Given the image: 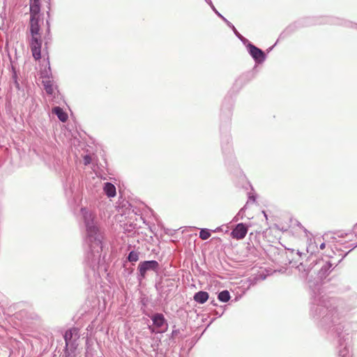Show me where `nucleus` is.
Wrapping results in <instances>:
<instances>
[{"label":"nucleus","instance_id":"12","mask_svg":"<svg viewBox=\"0 0 357 357\" xmlns=\"http://www.w3.org/2000/svg\"><path fill=\"white\" fill-rule=\"evenodd\" d=\"M43 84L46 93L47 94L52 95L55 89L53 80L47 77L43 81Z\"/></svg>","mask_w":357,"mask_h":357},{"label":"nucleus","instance_id":"10","mask_svg":"<svg viewBox=\"0 0 357 357\" xmlns=\"http://www.w3.org/2000/svg\"><path fill=\"white\" fill-rule=\"evenodd\" d=\"M153 325L156 328H161L166 322L165 317L161 313H155L151 317Z\"/></svg>","mask_w":357,"mask_h":357},{"label":"nucleus","instance_id":"28","mask_svg":"<svg viewBox=\"0 0 357 357\" xmlns=\"http://www.w3.org/2000/svg\"><path fill=\"white\" fill-rule=\"evenodd\" d=\"M220 229L219 227H218L215 230H214V231L215 232V231H220Z\"/></svg>","mask_w":357,"mask_h":357},{"label":"nucleus","instance_id":"9","mask_svg":"<svg viewBox=\"0 0 357 357\" xmlns=\"http://www.w3.org/2000/svg\"><path fill=\"white\" fill-rule=\"evenodd\" d=\"M40 10L39 0H30V22L34 20L39 23Z\"/></svg>","mask_w":357,"mask_h":357},{"label":"nucleus","instance_id":"25","mask_svg":"<svg viewBox=\"0 0 357 357\" xmlns=\"http://www.w3.org/2000/svg\"><path fill=\"white\" fill-rule=\"evenodd\" d=\"M15 79H16V78L15 77ZM15 85L17 89H20V84L16 79H15Z\"/></svg>","mask_w":357,"mask_h":357},{"label":"nucleus","instance_id":"29","mask_svg":"<svg viewBox=\"0 0 357 357\" xmlns=\"http://www.w3.org/2000/svg\"><path fill=\"white\" fill-rule=\"evenodd\" d=\"M297 254L299 255H301V253L300 252H298Z\"/></svg>","mask_w":357,"mask_h":357},{"label":"nucleus","instance_id":"6","mask_svg":"<svg viewBox=\"0 0 357 357\" xmlns=\"http://www.w3.org/2000/svg\"><path fill=\"white\" fill-rule=\"evenodd\" d=\"M333 264L329 261H325L322 259H318L311 268H314L317 271V275L319 280H323L326 278L332 270Z\"/></svg>","mask_w":357,"mask_h":357},{"label":"nucleus","instance_id":"26","mask_svg":"<svg viewBox=\"0 0 357 357\" xmlns=\"http://www.w3.org/2000/svg\"><path fill=\"white\" fill-rule=\"evenodd\" d=\"M249 199L250 200H252L253 202H255V197L254 196H250L249 197Z\"/></svg>","mask_w":357,"mask_h":357},{"label":"nucleus","instance_id":"21","mask_svg":"<svg viewBox=\"0 0 357 357\" xmlns=\"http://www.w3.org/2000/svg\"><path fill=\"white\" fill-rule=\"evenodd\" d=\"M83 161H84V164L85 165H88L91 163V158L90 155H86L84 156V158H83Z\"/></svg>","mask_w":357,"mask_h":357},{"label":"nucleus","instance_id":"18","mask_svg":"<svg viewBox=\"0 0 357 357\" xmlns=\"http://www.w3.org/2000/svg\"><path fill=\"white\" fill-rule=\"evenodd\" d=\"M234 31V33H235V35L245 44L246 42H248V40L245 38L242 35H241L238 31L236 30V29L235 28V26L232 24L231 26H229Z\"/></svg>","mask_w":357,"mask_h":357},{"label":"nucleus","instance_id":"23","mask_svg":"<svg viewBox=\"0 0 357 357\" xmlns=\"http://www.w3.org/2000/svg\"><path fill=\"white\" fill-rule=\"evenodd\" d=\"M205 1L211 6L213 10H215V8L213 6L211 0H205Z\"/></svg>","mask_w":357,"mask_h":357},{"label":"nucleus","instance_id":"17","mask_svg":"<svg viewBox=\"0 0 357 357\" xmlns=\"http://www.w3.org/2000/svg\"><path fill=\"white\" fill-rule=\"evenodd\" d=\"M128 259L130 262H136L139 259V252L135 251H131L130 252Z\"/></svg>","mask_w":357,"mask_h":357},{"label":"nucleus","instance_id":"7","mask_svg":"<svg viewBox=\"0 0 357 357\" xmlns=\"http://www.w3.org/2000/svg\"><path fill=\"white\" fill-rule=\"evenodd\" d=\"M249 54L253 58V59L257 62L261 63L266 59L264 52L259 48L255 47L254 45L249 43L247 46Z\"/></svg>","mask_w":357,"mask_h":357},{"label":"nucleus","instance_id":"5","mask_svg":"<svg viewBox=\"0 0 357 357\" xmlns=\"http://www.w3.org/2000/svg\"><path fill=\"white\" fill-rule=\"evenodd\" d=\"M159 263L155 260L141 261L137 267L139 272L137 275L138 280L141 282L143 279H144L148 271H153L157 272L159 269Z\"/></svg>","mask_w":357,"mask_h":357},{"label":"nucleus","instance_id":"14","mask_svg":"<svg viewBox=\"0 0 357 357\" xmlns=\"http://www.w3.org/2000/svg\"><path fill=\"white\" fill-rule=\"evenodd\" d=\"M103 190L108 197H114L116 195V188L111 183H105Z\"/></svg>","mask_w":357,"mask_h":357},{"label":"nucleus","instance_id":"2","mask_svg":"<svg viewBox=\"0 0 357 357\" xmlns=\"http://www.w3.org/2000/svg\"><path fill=\"white\" fill-rule=\"evenodd\" d=\"M81 213L86 227V243L90 250L86 257V263L95 274L100 262L102 237L94 221L95 215L86 208H82Z\"/></svg>","mask_w":357,"mask_h":357},{"label":"nucleus","instance_id":"13","mask_svg":"<svg viewBox=\"0 0 357 357\" xmlns=\"http://www.w3.org/2000/svg\"><path fill=\"white\" fill-rule=\"evenodd\" d=\"M52 113L56 114L58 119L62 122H66L68 119L67 114L60 107H54L52 109Z\"/></svg>","mask_w":357,"mask_h":357},{"label":"nucleus","instance_id":"16","mask_svg":"<svg viewBox=\"0 0 357 357\" xmlns=\"http://www.w3.org/2000/svg\"><path fill=\"white\" fill-rule=\"evenodd\" d=\"M211 236V231L208 229H202L199 231V238L202 240H207Z\"/></svg>","mask_w":357,"mask_h":357},{"label":"nucleus","instance_id":"4","mask_svg":"<svg viewBox=\"0 0 357 357\" xmlns=\"http://www.w3.org/2000/svg\"><path fill=\"white\" fill-rule=\"evenodd\" d=\"M357 231L353 229L352 231L344 233L339 231L332 238L340 245H343L345 248H349V251L357 247Z\"/></svg>","mask_w":357,"mask_h":357},{"label":"nucleus","instance_id":"11","mask_svg":"<svg viewBox=\"0 0 357 357\" xmlns=\"http://www.w3.org/2000/svg\"><path fill=\"white\" fill-rule=\"evenodd\" d=\"M208 299V294L206 291H199L195 294L194 300L198 303L203 304Z\"/></svg>","mask_w":357,"mask_h":357},{"label":"nucleus","instance_id":"15","mask_svg":"<svg viewBox=\"0 0 357 357\" xmlns=\"http://www.w3.org/2000/svg\"><path fill=\"white\" fill-rule=\"evenodd\" d=\"M218 298L221 302H227L230 299V294L227 290L220 291L218 295Z\"/></svg>","mask_w":357,"mask_h":357},{"label":"nucleus","instance_id":"1","mask_svg":"<svg viewBox=\"0 0 357 357\" xmlns=\"http://www.w3.org/2000/svg\"><path fill=\"white\" fill-rule=\"evenodd\" d=\"M334 299L314 295L310 305V316L321 327L328 328L337 339V349L340 357H350L349 326L335 305Z\"/></svg>","mask_w":357,"mask_h":357},{"label":"nucleus","instance_id":"27","mask_svg":"<svg viewBox=\"0 0 357 357\" xmlns=\"http://www.w3.org/2000/svg\"><path fill=\"white\" fill-rule=\"evenodd\" d=\"M354 229L357 231V224L354 226Z\"/></svg>","mask_w":357,"mask_h":357},{"label":"nucleus","instance_id":"3","mask_svg":"<svg viewBox=\"0 0 357 357\" xmlns=\"http://www.w3.org/2000/svg\"><path fill=\"white\" fill-rule=\"evenodd\" d=\"M32 55L36 60L41 58L42 39L39 23L32 20L29 22V33L27 35Z\"/></svg>","mask_w":357,"mask_h":357},{"label":"nucleus","instance_id":"22","mask_svg":"<svg viewBox=\"0 0 357 357\" xmlns=\"http://www.w3.org/2000/svg\"><path fill=\"white\" fill-rule=\"evenodd\" d=\"M316 247L317 248V245H316V243L314 242V245L312 244V243H310L309 245V246L307 248V252H314V248Z\"/></svg>","mask_w":357,"mask_h":357},{"label":"nucleus","instance_id":"20","mask_svg":"<svg viewBox=\"0 0 357 357\" xmlns=\"http://www.w3.org/2000/svg\"><path fill=\"white\" fill-rule=\"evenodd\" d=\"M215 14L220 17L227 25L228 26H232V24L229 22L225 17H223L216 9L215 10H213Z\"/></svg>","mask_w":357,"mask_h":357},{"label":"nucleus","instance_id":"24","mask_svg":"<svg viewBox=\"0 0 357 357\" xmlns=\"http://www.w3.org/2000/svg\"><path fill=\"white\" fill-rule=\"evenodd\" d=\"M325 247H326V244H325V243H321L320 244V245H319V248H320L321 250L324 249V248H325Z\"/></svg>","mask_w":357,"mask_h":357},{"label":"nucleus","instance_id":"8","mask_svg":"<svg viewBox=\"0 0 357 357\" xmlns=\"http://www.w3.org/2000/svg\"><path fill=\"white\" fill-rule=\"evenodd\" d=\"M248 227L243 223H238L231 232L233 238L241 240L245 237Z\"/></svg>","mask_w":357,"mask_h":357},{"label":"nucleus","instance_id":"19","mask_svg":"<svg viewBox=\"0 0 357 357\" xmlns=\"http://www.w3.org/2000/svg\"><path fill=\"white\" fill-rule=\"evenodd\" d=\"M244 208L245 207L242 208L238 213L236 214V215L234 218L233 221L237 222L241 219H243L244 215Z\"/></svg>","mask_w":357,"mask_h":357}]
</instances>
